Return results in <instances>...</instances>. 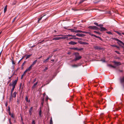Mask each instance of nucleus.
<instances>
[{"label": "nucleus", "instance_id": "nucleus-64", "mask_svg": "<svg viewBox=\"0 0 124 124\" xmlns=\"http://www.w3.org/2000/svg\"><path fill=\"white\" fill-rule=\"evenodd\" d=\"M9 122L10 123V124H12L10 120H9Z\"/></svg>", "mask_w": 124, "mask_h": 124}, {"label": "nucleus", "instance_id": "nucleus-25", "mask_svg": "<svg viewBox=\"0 0 124 124\" xmlns=\"http://www.w3.org/2000/svg\"><path fill=\"white\" fill-rule=\"evenodd\" d=\"M114 63L115 64L117 65L120 64V63L119 62H115Z\"/></svg>", "mask_w": 124, "mask_h": 124}, {"label": "nucleus", "instance_id": "nucleus-48", "mask_svg": "<svg viewBox=\"0 0 124 124\" xmlns=\"http://www.w3.org/2000/svg\"><path fill=\"white\" fill-rule=\"evenodd\" d=\"M74 39V37H71V38H70L69 39H67V40H68V39Z\"/></svg>", "mask_w": 124, "mask_h": 124}, {"label": "nucleus", "instance_id": "nucleus-8", "mask_svg": "<svg viewBox=\"0 0 124 124\" xmlns=\"http://www.w3.org/2000/svg\"><path fill=\"white\" fill-rule=\"evenodd\" d=\"M77 44V42H75L71 41L69 43V44H71L72 45H74L76 44Z\"/></svg>", "mask_w": 124, "mask_h": 124}, {"label": "nucleus", "instance_id": "nucleus-1", "mask_svg": "<svg viewBox=\"0 0 124 124\" xmlns=\"http://www.w3.org/2000/svg\"><path fill=\"white\" fill-rule=\"evenodd\" d=\"M74 54L75 55L76 57L74 59L72 60V61H75L79 60L82 57L81 56H77L79 55V53H78L77 52L75 53H74Z\"/></svg>", "mask_w": 124, "mask_h": 124}, {"label": "nucleus", "instance_id": "nucleus-42", "mask_svg": "<svg viewBox=\"0 0 124 124\" xmlns=\"http://www.w3.org/2000/svg\"><path fill=\"white\" fill-rule=\"evenodd\" d=\"M32 124H35V121L34 120H33L32 121Z\"/></svg>", "mask_w": 124, "mask_h": 124}, {"label": "nucleus", "instance_id": "nucleus-24", "mask_svg": "<svg viewBox=\"0 0 124 124\" xmlns=\"http://www.w3.org/2000/svg\"><path fill=\"white\" fill-rule=\"evenodd\" d=\"M7 5H6L5 7V8L4 9V13H5L7 11Z\"/></svg>", "mask_w": 124, "mask_h": 124}, {"label": "nucleus", "instance_id": "nucleus-61", "mask_svg": "<svg viewBox=\"0 0 124 124\" xmlns=\"http://www.w3.org/2000/svg\"><path fill=\"white\" fill-rule=\"evenodd\" d=\"M117 33L119 35H121V33H119V32H117Z\"/></svg>", "mask_w": 124, "mask_h": 124}, {"label": "nucleus", "instance_id": "nucleus-59", "mask_svg": "<svg viewBox=\"0 0 124 124\" xmlns=\"http://www.w3.org/2000/svg\"><path fill=\"white\" fill-rule=\"evenodd\" d=\"M27 72H25V71L24 72V73L23 74H24V75H25V73Z\"/></svg>", "mask_w": 124, "mask_h": 124}, {"label": "nucleus", "instance_id": "nucleus-62", "mask_svg": "<svg viewBox=\"0 0 124 124\" xmlns=\"http://www.w3.org/2000/svg\"><path fill=\"white\" fill-rule=\"evenodd\" d=\"M9 85L10 86H12V84L10 83L9 84Z\"/></svg>", "mask_w": 124, "mask_h": 124}, {"label": "nucleus", "instance_id": "nucleus-38", "mask_svg": "<svg viewBox=\"0 0 124 124\" xmlns=\"http://www.w3.org/2000/svg\"><path fill=\"white\" fill-rule=\"evenodd\" d=\"M94 32L97 33L98 34H101V33H100L97 32L96 31H94Z\"/></svg>", "mask_w": 124, "mask_h": 124}, {"label": "nucleus", "instance_id": "nucleus-31", "mask_svg": "<svg viewBox=\"0 0 124 124\" xmlns=\"http://www.w3.org/2000/svg\"><path fill=\"white\" fill-rule=\"evenodd\" d=\"M108 66L110 67H111L112 68H116V67L115 66H112L111 65H108Z\"/></svg>", "mask_w": 124, "mask_h": 124}, {"label": "nucleus", "instance_id": "nucleus-44", "mask_svg": "<svg viewBox=\"0 0 124 124\" xmlns=\"http://www.w3.org/2000/svg\"><path fill=\"white\" fill-rule=\"evenodd\" d=\"M98 26L101 27H102L103 26V25L102 24H100L99 25H98Z\"/></svg>", "mask_w": 124, "mask_h": 124}, {"label": "nucleus", "instance_id": "nucleus-41", "mask_svg": "<svg viewBox=\"0 0 124 124\" xmlns=\"http://www.w3.org/2000/svg\"><path fill=\"white\" fill-rule=\"evenodd\" d=\"M84 1V0H81L79 2V4H80V3L83 2Z\"/></svg>", "mask_w": 124, "mask_h": 124}, {"label": "nucleus", "instance_id": "nucleus-4", "mask_svg": "<svg viewBox=\"0 0 124 124\" xmlns=\"http://www.w3.org/2000/svg\"><path fill=\"white\" fill-rule=\"evenodd\" d=\"M17 79L15 80L13 82L12 86L13 87H15L16 85V84L17 82Z\"/></svg>", "mask_w": 124, "mask_h": 124}, {"label": "nucleus", "instance_id": "nucleus-17", "mask_svg": "<svg viewBox=\"0 0 124 124\" xmlns=\"http://www.w3.org/2000/svg\"><path fill=\"white\" fill-rule=\"evenodd\" d=\"M50 58V57H48L45 60L43 61V62L44 63H46L47 62H48V60H49Z\"/></svg>", "mask_w": 124, "mask_h": 124}, {"label": "nucleus", "instance_id": "nucleus-34", "mask_svg": "<svg viewBox=\"0 0 124 124\" xmlns=\"http://www.w3.org/2000/svg\"><path fill=\"white\" fill-rule=\"evenodd\" d=\"M93 36H94V37H95V38H98L99 39L100 38V37H99V36H97L94 34L93 35Z\"/></svg>", "mask_w": 124, "mask_h": 124}, {"label": "nucleus", "instance_id": "nucleus-26", "mask_svg": "<svg viewBox=\"0 0 124 124\" xmlns=\"http://www.w3.org/2000/svg\"><path fill=\"white\" fill-rule=\"evenodd\" d=\"M38 84V82H36L34 84L33 86L32 87V88H34L35 86L37 85Z\"/></svg>", "mask_w": 124, "mask_h": 124}, {"label": "nucleus", "instance_id": "nucleus-15", "mask_svg": "<svg viewBox=\"0 0 124 124\" xmlns=\"http://www.w3.org/2000/svg\"><path fill=\"white\" fill-rule=\"evenodd\" d=\"M11 60L12 61V64L13 65H15V63L14 61L13 58V57H12V59H11Z\"/></svg>", "mask_w": 124, "mask_h": 124}, {"label": "nucleus", "instance_id": "nucleus-57", "mask_svg": "<svg viewBox=\"0 0 124 124\" xmlns=\"http://www.w3.org/2000/svg\"><path fill=\"white\" fill-rule=\"evenodd\" d=\"M44 98H43L42 99V101H43V102H44Z\"/></svg>", "mask_w": 124, "mask_h": 124}, {"label": "nucleus", "instance_id": "nucleus-50", "mask_svg": "<svg viewBox=\"0 0 124 124\" xmlns=\"http://www.w3.org/2000/svg\"><path fill=\"white\" fill-rule=\"evenodd\" d=\"M44 102L43 101H42L41 103V105H42V106H43V104L44 103Z\"/></svg>", "mask_w": 124, "mask_h": 124}, {"label": "nucleus", "instance_id": "nucleus-33", "mask_svg": "<svg viewBox=\"0 0 124 124\" xmlns=\"http://www.w3.org/2000/svg\"><path fill=\"white\" fill-rule=\"evenodd\" d=\"M83 49L82 48H78V51H81V50H83Z\"/></svg>", "mask_w": 124, "mask_h": 124}, {"label": "nucleus", "instance_id": "nucleus-45", "mask_svg": "<svg viewBox=\"0 0 124 124\" xmlns=\"http://www.w3.org/2000/svg\"><path fill=\"white\" fill-rule=\"evenodd\" d=\"M11 115V117H12L13 118H14V116L13 114H12Z\"/></svg>", "mask_w": 124, "mask_h": 124}, {"label": "nucleus", "instance_id": "nucleus-19", "mask_svg": "<svg viewBox=\"0 0 124 124\" xmlns=\"http://www.w3.org/2000/svg\"><path fill=\"white\" fill-rule=\"evenodd\" d=\"M37 61V60H35V61H34L33 62L32 64L31 65L33 67V65H35V64L36 63Z\"/></svg>", "mask_w": 124, "mask_h": 124}, {"label": "nucleus", "instance_id": "nucleus-11", "mask_svg": "<svg viewBox=\"0 0 124 124\" xmlns=\"http://www.w3.org/2000/svg\"><path fill=\"white\" fill-rule=\"evenodd\" d=\"M61 39V37H57L54 38L53 39V40H58Z\"/></svg>", "mask_w": 124, "mask_h": 124}, {"label": "nucleus", "instance_id": "nucleus-46", "mask_svg": "<svg viewBox=\"0 0 124 124\" xmlns=\"http://www.w3.org/2000/svg\"><path fill=\"white\" fill-rule=\"evenodd\" d=\"M112 46H114V47H117L118 48H119V47L117 46H116V45H113Z\"/></svg>", "mask_w": 124, "mask_h": 124}, {"label": "nucleus", "instance_id": "nucleus-60", "mask_svg": "<svg viewBox=\"0 0 124 124\" xmlns=\"http://www.w3.org/2000/svg\"><path fill=\"white\" fill-rule=\"evenodd\" d=\"M23 76H24V74H23L22 75L21 77V79H22Z\"/></svg>", "mask_w": 124, "mask_h": 124}, {"label": "nucleus", "instance_id": "nucleus-13", "mask_svg": "<svg viewBox=\"0 0 124 124\" xmlns=\"http://www.w3.org/2000/svg\"><path fill=\"white\" fill-rule=\"evenodd\" d=\"M17 93L15 92H14L13 94H12V97L14 98H15L16 96V94Z\"/></svg>", "mask_w": 124, "mask_h": 124}, {"label": "nucleus", "instance_id": "nucleus-7", "mask_svg": "<svg viewBox=\"0 0 124 124\" xmlns=\"http://www.w3.org/2000/svg\"><path fill=\"white\" fill-rule=\"evenodd\" d=\"M76 36L79 37H84L85 36V35L83 34L77 33L76 34Z\"/></svg>", "mask_w": 124, "mask_h": 124}, {"label": "nucleus", "instance_id": "nucleus-16", "mask_svg": "<svg viewBox=\"0 0 124 124\" xmlns=\"http://www.w3.org/2000/svg\"><path fill=\"white\" fill-rule=\"evenodd\" d=\"M85 32H86V33H85L88 34L89 35L91 36H93V34L92 33L90 32H87V31H85Z\"/></svg>", "mask_w": 124, "mask_h": 124}, {"label": "nucleus", "instance_id": "nucleus-56", "mask_svg": "<svg viewBox=\"0 0 124 124\" xmlns=\"http://www.w3.org/2000/svg\"><path fill=\"white\" fill-rule=\"evenodd\" d=\"M115 39V40L117 41H118L119 40L118 39H117V38Z\"/></svg>", "mask_w": 124, "mask_h": 124}, {"label": "nucleus", "instance_id": "nucleus-63", "mask_svg": "<svg viewBox=\"0 0 124 124\" xmlns=\"http://www.w3.org/2000/svg\"><path fill=\"white\" fill-rule=\"evenodd\" d=\"M99 39L100 40H101L102 41V39H101V37H100V38Z\"/></svg>", "mask_w": 124, "mask_h": 124}, {"label": "nucleus", "instance_id": "nucleus-2", "mask_svg": "<svg viewBox=\"0 0 124 124\" xmlns=\"http://www.w3.org/2000/svg\"><path fill=\"white\" fill-rule=\"evenodd\" d=\"M75 37V35H64L63 37H61V39H67L68 38V37Z\"/></svg>", "mask_w": 124, "mask_h": 124}, {"label": "nucleus", "instance_id": "nucleus-54", "mask_svg": "<svg viewBox=\"0 0 124 124\" xmlns=\"http://www.w3.org/2000/svg\"><path fill=\"white\" fill-rule=\"evenodd\" d=\"M107 33L108 34H111V33L110 32H107Z\"/></svg>", "mask_w": 124, "mask_h": 124}, {"label": "nucleus", "instance_id": "nucleus-28", "mask_svg": "<svg viewBox=\"0 0 124 124\" xmlns=\"http://www.w3.org/2000/svg\"><path fill=\"white\" fill-rule=\"evenodd\" d=\"M50 124H53V122L52 120V117H51V119L50 121Z\"/></svg>", "mask_w": 124, "mask_h": 124}, {"label": "nucleus", "instance_id": "nucleus-18", "mask_svg": "<svg viewBox=\"0 0 124 124\" xmlns=\"http://www.w3.org/2000/svg\"><path fill=\"white\" fill-rule=\"evenodd\" d=\"M31 55V54H30V55H26L25 56H26V58L25 59L26 60L27 59L30 57Z\"/></svg>", "mask_w": 124, "mask_h": 124}, {"label": "nucleus", "instance_id": "nucleus-39", "mask_svg": "<svg viewBox=\"0 0 124 124\" xmlns=\"http://www.w3.org/2000/svg\"><path fill=\"white\" fill-rule=\"evenodd\" d=\"M94 24H95V25H96L97 26H98V23H96V22H94Z\"/></svg>", "mask_w": 124, "mask_h": 124}, {"label": "nucleus", "instance_id": "nucleus-30", "mask_svg": "<svg viewBox=\"0 0 124 124\" xmlns=\"http://www.w3.org/2000/svg\"><path fill=\"white\" fill-rule=\"evenodd\" d=\"M70 31L71 32H75V31H76V30L74 29H71L70 30Z\"/></svg>", "mask_w": 124, "mask_h": 124}, {"label": "nucleus", "instance_id": "nucleus-36", "mask_svg": "<svg viewBox=\"0 0 124 124\" xmlns=\"http://www.w3.org/2000/svg\"><path fill=\"white\" fill-rule=\"evenodd\" d=\"M72 66L73 67H77L78 66L76 64H74V65H72Z\"/></svg>", "mask_w": 124, "mask_h": 124}, {"label": "nucleus", "instance_id": "nucleus-3", "mask_svg": "<svg viewBox=\"0 0 124 124\" xmlns=\"http://www.w3.org/2000/svg\"><path fill=\"white\" fill-rule=\"evenodd\" d=\"M88 28H89L93 29L94 30H100V29L98 28L97 27L95 26H89Z\"/></svg>", "mask_w": 124, "mask_h": 124}, {"label": "nucleus", "instance_id": "nucleus-40", "mask_svg": "<svg viewBox=\"0 0 124 124\" xmlns=\"http://www.w3.org/2000/svg\"><path fill=\"white\" fill-rule=\"evenodd\" d=\"M48 69V68L47 67H46L45 69H44V71H46V70H47Z\"/></svg>", "mask_w": 124, "mask_h": 124}, {"label": "nucleus", "instance_id": "nucleus-9", "mask_svg": "<svg viewBox=\"0 0 124 124\" xmlns=\"http://www.w3.org/2000/svg\"><path fill=\"white\" fill-rule=\"evenodd\" d=\"M103 99H102L101 100V101H98V102H97V103L99 104H101V103H102V104H103V103H104V102H102H102L103 101Z\"/></svg>", "mask_w": 124, "mask_h": 124}, {"label": "nucleus", "instance_id": "nucleus-51", "mask_svg": "<svg viewBox=\"0 0 124 124\" xmlns=\"http://www.w3.org/2000/svg\"><path fill=\"white\" fill-rule=\"evenodd\" d=\"M73 49L74 50H78V48H73Z\"/></svg>", "mask_w": 124, "mask_h": 124}, {"label": "nucleus", "instance_id": "nucleus-21", "mask_svg": "<svg viewBox=\"0 0 124 124\" xmlns=\"http://www.w3.org/2000/svg\"><path fill=\"white\" fill-rule=\"evenodd\" d=\"M120 82L121 83H123L124 82V77L121 79Z\"/></svg>", "mask_w": 124, "mask_h": 124}, {"label": "nucleus", "instance_id": "nucleus-20", "mask_svg": "<svg viewBox=\"0 0 124 124\" xmlns=\"http://www.w3.org/2000/svg\"><path fill=\"white\" fill-rule=\"evenodd\" d=\"M15 88V87H14V86L13 87V88L11 89V95H12V93L13 92Z\"/></svg>", "mask_w": 124, "mask_h": 124}, {"label": "nucleus", "instance_id": "nucleus-22", "mask_svg": "<svg viewBox=\"0 0 124 124\" xmlns=\"http://www.w3.org/2000/svg\"><path fill=\"white\" fill-rule=\"evenodd\" d=\"M46 15H44L42 17H40V18H39V19L38 20V22H39V21L42 18L44 17V16H45Z\"/></svg>", "mask_w": 124, "mask_h": 124}, {"label": "nucleus", "instance_id": "nucleus-58", "mask_svg": "<svg viewBox=\"0 0 124 124\" xmlns=\"http://www.w3.org/2000/svg\"><path fill=\"white\" fill-rule=\"evenodd\" d=\"M115 52L118 54H119V52L117 51H116Z\"/></svg>", "mask_w": 124, "mask_h": 124}, {"label": "nucleus", "instance_id": "nucleus-5", "mask_svg": "<svg viewBox=\"0 0 124 124\" xmlns=\"http://www.w3.org/2000/svg\"><path fill=\"white\" fill-rule=\"evenodd\" d=\"M33 66L31 65L29 68L25 70V72L29 71L31 70L32 69Z\"/></svg>", "mask_w": 124, "mask_h": 124}, {"label": "nucleus", "instance_id": "nucleus-29", "mask_svg": "<svg viewBox=\"0 0 124 124\" xmlns=\"http://www.w3.org/2000/svg\"><path fill=\"white\" fill-rule=\"evenodd\" d=\"M28 97L27 96H26L25 97V100L27 102L28 101Z\"/></svg>", "mask_w": 124, "mask_h": 124}, {"label": "nucleus", "instance_id": "nucleus-35", "mask_svg": "<svg viewBox=\"0 0 124 124\" xmlns=\"http://www.w3.org/2000/svg\"><path fill=\"white\" fill-rule=\"evenodd\" d=\"M93 36H94V37H95V38H98L99 39L100 38V37H99V36H97L94 34L93 35Z\"/></svg>", "mask_w": 124, "mask_h": 124}, {"label": "nucleus", "instance_id": "nucleus-23", "mask_svg": "<svg viewBox=\"0 0 124 124\" xmlns=\"http://www.w3.org/2000/svg\"><path fill=\"white\" fill-rule=\"evenodd\" d=\"M26 55H25L24 56H23L22 58L19 61V62H18V64H19V63L20 62H21V61L24 58V57H25V56Z\"/></svg>", "mask_w": 124, "mask_h": 124}, {"label": "nucleus", "instance_id": "nucleus-27", "mask_svg": "<svg viewBox=\"0 0 124 124\" xmlns=\"http://www.w3.org/2000/svg\"><path fill=\"white\" fill-rule=\"evenodd\" d=\"M12 97H12V95H11V96H10V98L9 99V101H12Z\"/></svg>", "mask_w": 124, "mask_h": 124}, {"label": "nucleus", "instance_id": "nucleus-32", "mask_svg": "<svg viewBox=\"0 0 124 124\" xmlns=\"http://www.w3.org/2000/svg\"><path fill=\"white\" fill-rule=\"evenodd\" d=\"M41 110H40L39 112V115L40 116H41Z\"/></svg>", "mask_w": 124, "mask_h": 124}, {"label": "nucleus", "instance_id": "nucleus-12", "mask_svg": "<svg viewBox=\"0 0 124 124\" xmlns=\"http://www.w3.org/2000/svg\"><path fill=\"white\" fill-rule=\"evenodd\" d=\"M75 32L76 33H86V32H85V31H81L80 30H76V31H75Z\"/></svg>", "mask_w": 124, "mask_h": 124}, {"label": "nucleus", "instance_id": "nucleus-53", "mask_svg": "<svg viewBox=\"0 0 124 124\" xmlns=\"http://www.w3.org/2000/svg\"><path fill=\"white\" fill-rule=\"evenodd\" d=\"M16 17L14 19V20H13V21H12V22H14V21H15V19H16Z\"/></svg>", "mask_w": 124, "mask_h": 124}, {"label": "nucleus", "instance_id": "nucleus-37", "mask_svg": "<svg viewBox=\"0 0 124 124\" xmlns=\"http://www.w3.org/2000/svg\"><path fill=\"white\" fill-rule=\"evenodd\" d=\"M82 44H85V45L88 44V43H87L86 42H82Z\"/></svg>", "mask_w": 124, "mask_h": 124}, {"label": "nucleus", "instance_id": "nucleus-14", "mask_svg": "<svg viewBox=\"0 0 124 124\" xmlns=\"http://www.w3.org/2000/svg\"><path fill=\"white\" fill-rule=\"evenodd\" d=\"M118 42H117V43L119 44L120 45V43L121 44H122L123 45H124V43L120 40H119V41Z\"/></svg>", "mask_w": 124, "mask_h": 124}, {"label": "nucleus", "instance_id": "nucleus-52", "mask_svg": "<svg viewBox=\"0 0 124 124\" xmlns=\"http://www.w3.org/2000/svg\"><path fill=\"white\" fill-rule=\"evenodd\" d=\"M33 107H31L30 109V110L31 111H32V110Z\"/></svg>", "mask_w": 124, "mask_h": 124}, {"label": "nucleus", "instance_id": "nucleus-6", "mask_svg": "<svg viewBox=\"0 0 124 124\" xmlns=\"http://www.w3.org/2000/svg\"><path fill=\"white\" fill-rule=\"evenodd\" d=\"M94 48L95 49L97 50H101L102 49L101 47L98 46H94Z\"/></svg>", "mask_w": 124, "mask_h": 124}, {"label": "nucleus", "instance_id": "nucleus-55", "mask_svg": "<svg viewBox=\"0 0 124 124\" xmlns=\"http://www.w3.org/2000/svg\"><path fill=\"white\" fill-rule=\"evenodd\" d=\"M48 97H46V101H47L48 100Z\"/></svg>", "mask_w": 124, "mask_h": 124}, {"label": "nucleus", "instance_id": "nucleus-43", "mask_svg": "<svg viewBox=\"0 0 124 124\" xmlns=\"http://www.w3.org/2000/svg\"><path fill=\"white\" fill-rule=\"evenodd\" d=\"M26 62L25 61H24V62L22 64V66H23L24 65L25 63H26Z\"/></svg>", "mask_w": 124, "mask_h": 124}, {"label": "nucleus", "instance_id": "nucleus-49", "mask_svg": "<svg viewBox=\"0 0 124 124\" xmlns=\"http://www.w3.org/2000/svg\"><path fill=\"white\" fill-rule=\"evenodd\" d=\"M74 39H80L79 38H74Z\"/></svg>", "mask_w": 124, "mask_h": 124}, {"label": "nucleus", "instance_id": "nucleus-47", "mask_svg": "<svg viewBox=\"0 0 124 124\" xmlns=\"http://www.w3.org/2000/svg\"><path fill=\"white\" fill-rule=\"evenodd\" d=\"M8 110L9 111H10V107L9 106L8 107Z\"/></svg>", "mask_w": 124, "mask_h": 124}, {"label": "nucleus", "instance_id": "nucleus-10", "mask_svg": "<svg viewBox=\"0 0 124 124\" xmlns=\"http://www.w3.org/2000/svg\"><path fill=\"white\" fill-rule=\"evenodd\" d=\"M100 28H101L100 30L101 31H105L107 30L104 27H100Z\"/></svg>", "mask_w": 124, "mask_h": 124}]
</instances>
